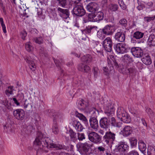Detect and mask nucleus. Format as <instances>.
I'll return each mask as SVG.
<instances>
[{"instance_id": "obj_1", "label": "nucleus", "mask_w": 155, "mask_h": 155, "mask_svg": "<svg viewBox=\"0 0 155 155\" xmlns=\"http://www.w3.org/2000/svg\"><path fill=\"white\" fill-rule=\"evenodd\" d=\"M34 144L35 146H37L38 148L37 152V155H40L42 151L48 152V149L50 148H54L56 150H67L65 146L54 143L50 139L44 137L42 133L40 131L38 132L37 137L34 141Z\"/></svg>"}, {"instance_id": "obj_2", "label": "nucleus", "mask_w": 155, "mask_h": 155, "mask_svg": "<svg viewBox=\"0 0 155 155\" xmlns=\"http://www.w3.org/2000/svg\"><path fill=\"white\" fill-rule=\"evenodd\" d=\"M92 146V144H89L87 142L84 143H79L76 145L77 150L82 155H86Z\"/></svg>"}, {"instance_id": "obj_3", "label": "nucleus", "mask_w": 155, "mask_h": 155, "mask_svg": "<svg viewBox=\"0 0 155 155\" xmlns=\"http://www.w3.org/2000/svg\"><path fill=\"white\" fill-rule=\"evenodd\" d=\"M104 13L100 11L96 13H89L88 15L89 20L91 21L99 22L103 20L104 18Z\"/></svg>"}, {"instance_id": "obj_4", "label": "nucleus", "mask_w": 155, "mask_h": 155, "mask_svg": "<svg viewBox=\"0 0 155 155\" xmlns=\"http://www.w3.org/2000/svg\"><path fill=\"white\" fill-rule=\"evenodd\" d=\"M116 134L110 131H107L103 137V141L107 144H113L116 139Z\"/></svg>"}, {"instance_id": "obj_5", "label": "nucleus", "mask_w": 155, "mask_h": 155, "mask_svg": "<svg viewBox=\"0 0 155 155\" xmlns=\"http://www.w3.org/2000/svg\"><path fill=\"white\" fill-rule=\"evenodd\" d=\"M88 139L91 142L95 144H99L102 142L101 136L95 132H90L88 133Z\"/></svg>"}, {"instance_id": "obj_6", "label": "nucleus", "mask_w": 155, "mask_h": 155, "mask_svg": "<svg viewBox=\"0 0 155 155\" xmlns=\"http://www.w3.org/2000/svg\"><path fill=\"white\" fill-rule=\"evenodd\" d=\"M72 13L73 15L81 17L85 15L86 11L82 6L77 5L74 7Z\"/></svg>"}, {"instance_id": "obj_7", "label": "nucleus", "mask_w": 155, "mask_h": 155, "mask_svg": "<svg viewBox=\"0 0 155 155\" xmlns=\"http://www.w3.org/2000/svg\"><path fill=\"white\" fill-rule=\"evenodd\" d=\"M112 41L111 39L109 37L106 38L103 42V45L104 49L108 52H110L112 51Z\"/></svg>"}, {"instance_id": "obj_8", "label": "nucleus", "mask_w": 155, "mask_h": 155, "mask_svg": "<svg viewBox=\"0 0 155 155\" xmlns=\"http://www.w3.org/2000/svg\"><path fill=\"white\" fill-rule=\"evenodd\" d=\"M57 11L59 15L64 19H67L69 18L70 12L68 9H65L60 7L57 8Z\"/></svg>"}, {"instance_id": "obj_9", "label": "nucleus", "mask_w": 155, "mask_h": 155, "mask_svg": "<svg viewBox=\"0 0 155 155\" xmlns=\"http://www.w3.org/2000/svg\"><path fill=\"white\" fill-rule=\"evenodd\" d=\"M131 53L133 55L137 58H140L143 55V51L140 47H132L131 48Z\"/></svg>"}, {"instance_id": "obj_10", "label": "nucleus", "mask_w": 155, "mask_h": 155, "mask_svg": "<svg viewBox=\"0 0 155 155\" xmlns=\"http://www.w3.org/2000/svg\"><path fill=\"white\" fill-rule=\"evenodd\" d=\"M115 49L119 53L123 54L127 52L126 46L124 43H117L115 45Z\"/></svg>"}, {"instance_id": "obj_11", "label": "nucleus", "mask_w": 155, "mask_h": 155, "mask_svg": "<svg viewBox=\"0 0 155 155\" xmlns=\"http://www.w3.org/2000/svg\"><path fill=\"white\" fill-rule=\"evenodd\" d=\"M125 71L126 73L129 74L131 76L135 75L137 72L134 67L130 66V63H128L125 66Z\"/></svg>"}, {"instance_id": "obj_12", "label": "nucleus", "mask_w": 155, "mask_h": 155, "mask_svg": "<svg viewBox=\"0 0 155 155\" xmlns=\"http://www.w3.org/2000/svg\"><path fill=\"white\" fill-rule=\"evenodd\" d=\"M99 125L101 128L106 129L109 127L110 122L107 117H102L99 121Z\"/></svg>"}, {"instance_id": "obj_13", "label": "nucleus", "mask_w": 155, "mask_h": 155, "mask_svg": "<svg viewBox=\"0 0 155 155\" xmlns=\"http://www.w3.org/2000/svg\"><path fill=\"white\" fill-rule=\"evenodd\" d=\"M25 113L23 110L17 109L14 111V115L17 119L21 120L24 118Z\"/></svg>"}, {"instance_id": "obj_14", "label": "nucleus", "mask_w": 155, "mask_h": 155, "mask_svg": "<svg viewBox=\"0 0 155 155\" xmlns=\"http://www.w3.org/2000/svg\"><path fill=\"white\" fill-rule=\"evenodd\" d=\"M89 122L91 128L95 131L98 130L99 126L97 118L94 117H90Z\"/></svg>"}, {"instance_id": "obj_15", "label": "nucleus", "mask_w": 155, "mask_h": 155, "mask_svg": "<svg viewBox=\"0 0 155 155\" xmlns=\"http://www.w3.org/2000/svg\"><path fill=\"white\" fill-rule=\"evenodd\" d=\"M49 115L50 116H52L54 117V119L56 120H60L63 117L64 115L62 114L61 113L55 112L53 110H50L49 111Z\"/></svg>"}, {"instance_id": "obj_16", "label": "nucleus", "mask_w": 155, "mask_h": 155, "mask_svg": "<svg viewBox=\"0 0 155 155\" xmlns=\"http://www.w3.org/2000/svg\"><path fill=\"white\" fill-rule=\"evenodd\" d=\"M132 132V127L129 126H125L120 132L121 134L125 137L129 136Z\"/></svg>"}, {"instance_id": "obj_17", "label": "nucleus", "mask_w": 155, "mask_h": 155, "mask_svg": "<svg viewBox=\"0 0 155 155\" xmlns=\"http://www.w3.org/2000/svg\"><path fill=\"white\" fill-rule=\"evenodd\" d=\"M86 8L89 12H94L98 10V5L96 3H90L87 5Z\"/></svg>"}, {"instance_id": "obj_18", "label": "nucleus", "mask_w": 155, "mask_h": 155, "mask_svg": "<svg viewBox=\"0 0 155 155\" xmlns=\"http://www.w3.org/2000/svg\"><path fill=\"white\" fill-rule=\"evenodd\" d=\"M129 147L125 143V142H120L118 144V146L116 150L119 152H125L129 150Z\"/></svg>"}, {"instance_id": "obj_19", "label": "nucleus", "mask_w": 155, "mask_h": 155, "mask_svg": "<svg viewBox=\"0 0 155 155\" xmlns=\"http://www.w3.org/2000/svg\"><path fill=\"white\" fill-rule=\"evenodd\" d=\"M105 113L108 116H112L114 114V109L111 104L107 106L105 108Z\"/></svg>"}, {"instance_id": "obj_20", "label": "nucleus", "mask_w": 155, "mask_h": 155, "mask_svg": "<svg viewBox=\"0 0 155 155\" xmlns=\"http://www.w3.org/2000/svg\"><path fill=\"white\" fill-rule=\"evenodd\" d=\"M115 38L119 41L123 42L125 39V35L124 33L121 31H119L115 34Z\"/></svg>"}, {"instance_id": "obj_21", "label": "nucleus", "mask_w": 155, "mask_h": 155, "mask_svg": "<svg viewBox=\"0 0 155 155\" xmlns=\"http://www.w3.org/2000/svg\"><path fill=\"white\" fill-rule=\"evenodd\" d=\"M73 126L75 128L77 132H81L84 128L83 125L79 121L74 120L73 121Z\"/></svg>"}, {"instance_id": "obj_22", "label": "nucleus", "mask_w": 155, "mask_h": 155, "mask_svg": "<svg viewBox=\"0 0 155 155\" xmlns=\"http://www.w3.org/2000/svg\"><path fill=\"white\" fill-rule=\"evenodd\" d=\"M147 43L150 47L155 46V35L153 34L150 35L148 38Z\"/></svg>"}, {"instance_id": "obj_23", "label": "nucleus", "mask_w": 155, "mask_h": 155, "mask_svg": "<svg viewBox=\"0 0 155 155\" xmlns=\"http://www.w3.org/2000/svg\"><path fill=\"white\" fill-rule=\"evenodd\" d=\"M112 26L111 25H107L102 29V31L105 35H111L113 34Z\"/></svg>"}, {"instance_id": "obj_24", "label": "nucleus", "mask_w": 155, "mask_h": 155, "mask_svg": "<svg viewBox=\"0 0 155 155\" xmlns=\"http://www.w3.org/2000/svg\"><path fill=\"white\" fill-rule=\"evenodd\" d=\"M26 62L28 64V66L30 69L32 71H34L36 69V66L35 62L30 59V58L27 57L25 58Z\"/></svg>"}, {"instance_id": "obj_25", "label": "nucleus", "mask_w": 155, "mask_h": 155, "mask_svg": "<svg viewBox=\"0 0 155 155\" xmlns=\"http://www.w3.org/2000/svg\"><path fill=\"white\" fill-rule=\"evenodd\" d=\"M77 106L80 110L84 109L87 106L86 102L82 99L78 100L77 103Z\"/></svg>"}, {"instance_id": "obj_26", "label": "nucleus", "mask_w": 155, "mask_h": 155, "mask_svg": "<svg viewBox=\"0 0 155 155\" xmlns=\"http://www.w3.org/2000/svg\"><path fill=\"white\" fill-rule=\"evenodd\" d=\"M78 69L80 71L83 72H88L90 70V67L83 63H81L78 65Z\"/></svg>"}, {"instance_id": "obj_27", "label": "nucleus", "mask_w": 155, "mask_h": 155, "mask_svg": "<svg viewBox=\"0 0 155 155\" xmlns=\"http://www.w3.org/2000/svg\"><path fill=\"white\" fill-rule=\"evenodd\" d=\"M142 61L144 64L147 65H150L152 63L151 59L148 54H144L143 55Z\"/></svg>"}, {"instance_id": "obj_28", "label": "nucleus", "mask_w": 155, "mask_h": 155, "mask_svg": "<svg viewBox=\"0 0 155 155\" xmlns=\"http://www.w3.org/2000/svg\"><path fill=\"white\" fill-rule=\"evenodd\" d=\"M109 121L110 122V124L112 126L117 127H121L122 123L120 122H117L116 119L114 117L111 118Z\"/></svg>"}, {"instance_id": "obj_29", "label": "nucleus", "mask_w": 155, "mask_h": 155, "mask_svg": "<svg viewBox=\"0 0 155 155\" xmlns=\"http://www.w3.org/2000/svg\"><path fill=\"white\" fill-rule=\"evenodd\" d=\"M81 61L87 64L91 62L92 61V57L90 54H87L86 55H84L81 58Z\"/></svg>"}, {"instance_id": "obj_30", "label": "nucleus", "mask_w": 155, "mask_h": 155, "mask_svg": "<svg viewBox=\"0 0 155 155\" xmlns=\"http://www.w3.org/2000/svg\"><path fill=\"white\" fill-rule=\"evenodd\" d=\"M121 120L124 123H129L131 121V119L130 115L127 113L123 115V117L120 118Z\"/></svg>"}, {"instance_id": "obj_31", "label": "nucleus", "mask_w": 155, "mask_h": 155, "mask_svg": "<svg viewBox=\"0 0 155 155\" xmlns=\"http://www.w3.org/2000/svg\"><path fill=\"white\" fill-rule=\"evenodd\" d=\"M52 131L54 134H57L59 132L58 125L55 119L53 120V124L52 127Z\"/></svg>"}, {"instance_id": "obj_32", "label": "nucleus", "mask_w": 155, "mask_h": 155, "mask_svg": "<svg viewBox=\"0 0 155 155\" xmlns=\"http://www.w3.org/2000/svg\"><path fill=\"white\" fill-rule=\"evenodd\" d=\"M58 5L63 8L66 7L68 5V0H56Z\"/></svg>"}, {"instance_id": "obj_33", "label": "nucleus", "mask_w": 155, "mask_h": 155, "mask_svg": "<svg viewBox=\"0 0 155 155\" xmlns=\"http://www.w3.org/2000/svg\"><path fill=\"white\" fill-rule=\"evenodd\" d=\"M138 147L141 152H144L147 148L146 144L142 140H140L138 141Z\"/></svg>"}, {"instance_id": "obj_34", "label": "nucleus", "mask_w": 155, "mask_h": 155, "mask_svg": "<svg viewBox=\"0 0 155 155\" xmlns=\"http://www.w3.org/2000/svg\"><path fill=\"white\" fill-rule=\"evenodd\" d=\"M127 112L124 110L122 107H119L117 110V116L118 118L120 119L123 117V115Z\"/></svg>"}, {"instance_id": "obj_35", "label": "nucleus", "mask_w": 155, "mask_h": 155, "mask_svg": "<svg viewBox=\"0 0 155 155\" xmlns=\"http://www.w3.org/2000/svg\"><path fill=\"white\" fill-rule=\"evenodd\" d=\"M133 38L137 39H139L142 38L144 35V33L139 31H137L133 35Z\"/></svg>"}, {"instance_id": "obj_36", "label": "nucleus", "mask_w": 155, "mask_h": 155, "mask_svg": "<svg viewBox=\"0 0 155 155\" xmlns=\"http://www.w3.org/2000/svg\"><path fill=\"white\" fill-rule=\"evenodd\" d=\"M76 117H78L80 119L83 121L85 123H87L88 120L85 116L79 113L76 111L75 114Z\"/></svg>"}, {"instance_id": "obj_37", "label": "nucleus", "mask_w": 155, "mask_h": 155, "mask_svg": "<svg viewBox=\"0 0 155 155\" xmlns=\"http://www.w3.org/2000/svg\"><path fill=\"white\" fill-rule=\"evenodd\" d=\"M146 111L148 114L150 118H155V113L153 112L152 110L149 107L146 108Z\"/></svg>"}, {"instance_id": "obj_38", "label": "nucleus", "mask_w": 155, "mask_h": 155, "mask_svg": "<svg viewBox=\"0 0 155 155\" xmlns=\"http://www.w3.org/2000/svg\"><path fill=\"white\" fill-rule=\"evenodd\" d=\"M90 112L91 113V115L90 117H94L97 118V115L99 114V111L98 110L95 108L93 107Z\"/></svg>"}, {"instance_id": "obj_39", "label": "nucleus", "mask_w": 155, "mask_h": 155, "mask_svg": "<svg viewBox=\"0 0 155 155\" xmlns=\"http://www.w3.org/2000/svg\"><path fill=\"white\" fill-rule=\"evenodd\" d=\"M69 133L70 137V139L71 140L74 141V139H77L76 133L74 132L72 129L70 128L69 129Z\"/></svg>"}, {"instance_id": "obj_40", "label": "nucleus", "mask_w": 155, "mask_h": 155, "mask_svg": "<svg viewBox=\"0 0 155 155\" xmlns=\"http://www.w3.org/2000/svg\"><path fill=\"white\" fill-rule=\"evenodd\" d=\"M13 86H10L8 87V88L5 91V93L8 96L13 94Z\"/></svg>"}, {"instance_id": "obj_41", "label": "nucleus", "mask_w": 155, "mask_h": 155, "mask_svg": "<svg viewBox=\"0 0 155 155\" xmlns=\"http://www.w3.org/2000/svg\"><path fill=\"white\" fill-rule=\"evenodd\" d=\"M107 57H109V59H110L111 61H112V62L110 63L112 64V65H114V66L116 67H118V63L116 61L115 57L114 56L110 55L109 56Z\"/></svg>"}, {"instance_id": "obj_42", "label": "nucleus", "mask_w": 155, "mask_h": 155, "mask_svg": "<svg viewBox=\"0 0 155 155\" xmlns=\"http://www.w3.org/2000/svg\"><path fill=\"white\" fill-rule=\"evenodd\" d=\"M118 8V5L116 4H111L109 6V10L112 12H115Z\"/></svg>"}, {"instance_id": "obj_43", "label": "nucleus", "mask_w": 155, "mask_h": 155, "mask_svg": "<svg viewBox=\"0 0 155 155\" xmlns=\"http://www.w3.org/2000/svg\"><path fill=\"white\" fill-rule=\"evenodd\" d=\"M119 23L123 27L126 28L127 26V21L125 18L121 19L119 21Z\"/></svg>"}, {"instance_id": "obj_44", "label": "nucleus", "mask_w": 155, "mask_h": 155, "mask_svg": "<svg viewBox=\"0 0 155 155\" xmlns=\"http://www.w3.org/2000/svg\"><path fill=\"white\" fill-rule=\"evenodd\" d=\"M131 147H136L137 143V139L134 137L131 138L130 140Z\"/></svg>"}, {"instance_id": "obj_45", "label": "nucleus", "mask_w": 155, "mask_h": 155, "mask_svg": "<svg viewBox=\"0 0 155 155\" xmlns=\"http://www.w3.org/2000/svg\"><path fill=\"white\" fill-rule=\"evenodd\" d=\"M97 35L100 39L103 40L105 38V34L102 31H98L97 32Z\"/></svg>"}, {"instance_id": "obj_46", "label": "nucleus", "mask_w": 155, "mask_h": 155, "mask_svg": "<svg viewBox=\"0 0 155 155\" xmlns=\"http://www.w3.org/2000/svg\"><path fill=\"white\" fill-rule=\"evenodd\" d=\"M95 28V26H88L84 30V31L86 34H89L91 33L92 30Z\"/></svg>"}, {"instance_id": "obj_47", "label": "nucleus", "mask_w": 155, "mask_h": 155, "mask_svg": "<svg viewBox=\"0 0 155 155\" xmlns=\"http://www.w3.org/2000/svg\"><path fill=\"white\" fill-rule=\"evenodd\" d=\"M78 139L80 141H82L85 139V135L84 133H77Z\"/></svg>"}, {"instance_id": "obj_48", "label": "nucleus", "mask_w": 155, "mask_h": 155, "mask_svg": "<svg viewBox=\"0 0 155 155\" xmlns=\"http://www.w3.org/2000/svg\"><path fill=\"white\" fill-rule=\"evenodd\" d=\"M25 47L26 50L28 52L31 51L33 48L31 44L29 43H27L25 44Z\"/></svg>"}, {"instance_id": "obj_49", "label": "nucleus", "mask_w": 155, "mask_h": 155, "mask_svg": "<svg viewBox=\"0 0 155 155\" xmlns=\"http://www.w3.org/2000/svg\"><path fill=\"white\" fill-rule=\"evenodd\" d=\"M0 22L2 28L3 32L5 33L6 32V27L5 24L4 23L3 19L2 18H0Z\"/></svg>"}, {"instance_id": "obj_50", "label": "nucleus", "mask_w": 155, "mask_h": 155, "mask_svg": "<svg viewBox=\"0 0 155 155\" xmlns=\"http://www.w3.org/2000/svg\"><path fill=\"white\" fill-rule=\"evenodd\" d=\"M105 151V148L102 146H100L97 148V151L100 154H103Z\"/></svg>"}, {"instance_id": "obj_51", "label": "nucleus", "mask_w": 155, "mask_h": 155, "mask_svg": "<svg viewBox=\"0 0 155 155\" xmlns=\"http://www.w3.org/2000/svg\"><path fill=\"white\" fill-rule=\"evenodd\" d=\"M33 129V127L31 125H28L27 126V128L24 131L26 134H29L32 131Z\"/></svg>"}, {"instance_id": "obj_52", "label": "nucleus", "mask_w": 155, "mask_h": 155, "mask_svg": "<svg viewBox=\"0 0 155 155\" xmlns=\"http://www.w3.org/2000/svg\"><path fill=\"white\" fill-rule=\"evenodd\" d=\"M34 41L36 43L40 44L42 43L43 40L42 37H39L35 38Z\"/></svg>"}, {"instance_id": "obj_53", "label": "nucleus", "mask_w": 155, "mask_h": 155, "mask_svg": "<svg viewBox=\"0 0 155 155\" xmlns=\"http://www.w3.org/2000/svg\"><path fill=\"white\" fill-rule=\"evenodd\" d=\"M155 16L152 17H146L144 18L145 21L147 22H149L151 20H153L155 19Z\"/></svg>"}, {"instance_id": "obj_54", "label": "nucleus", "mask_w": 155, "mask_h": 155, "mask_svg": "<svg viewBox=\"0 0 155 155\" xmlns=\"http://www.w3.org/2000/svg\"><path fill=\"white\" fill-rule=\"evenodd\" d=\"M126 155H139L138 153L135 150H133L127 153Z\"/></svg>"}, {"instance_id": "obj_55", "label": "nucleus", "mask_w": 155, "mask_h": 155, "mask_svg": "<svg viewBox=\"0 0 155 155\" xmlns=\"http://www.w3.org/2000/svg\"><path fill=\"white\" fill-rule=\"evenodd\" d=\"M54 62H55L56 65L57 67L61 69V63H60V61H59L58 60L55 59L54 58Z\"/></svg>"}, {"instance_id": "obj_56", "label": "nucleus", "mask_w": 155, "mask_h": 155, "mask_svg": "<svg viewBox=\"0 0 155 155\" xmlns=\"http://www.w3.org/2000/svg\"><path fill=\"white\" fill-rule=\"evenodd\" d=\"M27 35V32L25 31H23L21 32V36L22 38L25 40V37Z\"/></svg>"}, {"instance_id": "obj_57", "label": "nucleus", "mask_w": 155, "mask_h": 155, "mask_svg": "<svg viewBox=\"0 0 155 155\" xmlns=\"http://www.w3.org/2000/svg\"><path fill=\"white\" fill-rule=\"evenodd\" d=\"M98 73V68L96 67L94 68V76L97 77Z\"/></svg>"}, {"instance_id": "obj_58", "label": "nucleus", "mask_w": 155, "mask_h": 155, "mask_svg": "<svg viewBox=\"0 0 155 155\" xmlns=\"http://www.w3.org/2000/svg\"><path fill=\"white\" fill-rule=\"evenodd\" d=\"M17 98L18 100H22L24 98V95L23 94H19L17 96Z\"/></svg>"}, {"instance_id": "obj_59", "label": "nucleus", "mask_w": 155, "mask_h": 155, "mask_svg": "<svg viewBox=\"0 0 155 155\" xmlns=\"http://www.w3.org/2000/svg\"><path fill=\"white\" fill-rule=\"evenodd\" d=\"M104 74L106 75H107L109 73V71L108 68L107 67H104L103 68Z\"/></svg>"}, {"instance_id": "obj_60", "label": "nucleus", "mask_w": 155, "mask_h": 155, "mask_svg": "<svg viewBox=\"0 0 155 155\" xmlns=\"http://www.w3.org/2000/svg\"><path fill=\"white\" fill-rule=\"evenodd\" d=\"M0 9L2 10L4 12L5 10V7L4 6L2 0H0Z\"/></svg>"}, {"instance_id": "obj_61", "label": "nucleus", "mask_w": 155, "mask_h": 155, "mask_svg": "<svg viewBox=\"0 0 155 155\" xmlns=\"http://www.w3.org/2000/svg\"><path fill=\"white\" fill-rule=\"evenodd\" d=\"M146 7L148 8L152 7L153 6V3L151 2H148L146 4Z\"/></svg>"}, {"instance_id": "obj_62", "label": "nucleus", "mask_w": 155, "mask_h": 155, "mask_svg": "<svg viewBox=\"0 0 155 155\" xmlns=\"http://www.w3.org/2000/svg\"><path fill=\"white\" fill-rule=\"evenodd\" d=\"M147 155H155V151L154 149L151 151L150 152L149 151H147Z\"/></svg>"}, {"instance_id": "obj_63", "label": "nucleus", "mask_w": 155, "mask_h": 155, "mask_svg": "<svg viewBox=\"0 0 155 155\" xmlns=\"http://www.w3.org/2000/svg\"><path fill=\"white\" fill-rule=\"evenodd\" d=\"M4 129L5 130H6L7 131H8L9 130L10 131L11 130V128L8 126V125H6L4 126Z\"/></svg>"}, {"instance_id": "obj_64", "label": "nucleus", "mask_w": 155, "mask_h": 155, "mask_svg": "<svg viewBox=\"0 0 155 155\" xmlns=\"http://www.w3.org/2000/svg\"><path fill=\"white\" fill-rule=\"evenodd\" d=\"M107 0H102L101 1V4L103 6H106L107 5Z\"/></svg>"}]
</instances>
